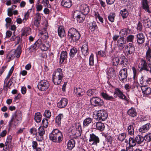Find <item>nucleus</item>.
Returning <instances> with one entry per match:
<instances>
[{
    "label": "nucleus",
    "mask_w": 151,
    "mask_h": 151,
    "mask_svg": "<svg viewBox=\"0 0 151 151\" xmlns=\"http://www.w3.org/2000/svg\"><path fill=\"white\" fill-rule=\"evenodd\" d=\"M89 142L91 143L92 145H97L100 142L99 137L93 133L90 134Z\"/></svg>",
    "instance_id": "obj_9"
},
{
    "label": "nucleus",
    "mask_w": 151,
    "mask_h": 151,
    "mask_svg": "<svg viewBox=\"0 0 151 151\" xmlns=\"http://www.w3.org/2000/svg\"><path fill=\"white\" fill-rule=\"evenodd\" d=\"M90 102L91 105L94 107L101 106L104 104L103 100L96 96L91 98L90 99Z\"/></svg>",
    "instance_id": "obj_3"
},
{
    "label": "nucleus",
    "mask_w": 151,
    "mask_h": 151,
    "mask_svg": "<svg viewBox=\"0 0 151 151\" xmlns=\"http://www.w3.org/2000/svg\"><path fill=\"white\" fill-rule=\"evenodd\" d=\"M75 145V142L74 140L71 139L69 140L67 144V147L69 150H71L73 148Z\"/></svg>",
    "instance_id": "obj_37"
},
{
    "label": "nucleus",
    "mask_w": 151,
    "mask_h": 151,
    "mask_svg": "<svg viewBox=\"0 0 151 151\" xmlns=\"http://www.w3.org/2000/svg\"><path fill=\"white\" fill-rule=\"evenodd\" d=\"M126 50L127 55L130 60H132L134 58V55L135 50V47L133 43H129L125 47Z\"/></svg>",
    "instance_id": "obj_2"
},
{
    "label": "nucleus",
    "mask_w": 151,
    "mask_h": 151,
    "mask_svg": "<svg viewBox=\"0 0 151 151\" xmlns=\"http://www.w3.org/2000/svg\"><path fill=\"white\" fill-rule=\"evenodd\" d=\"M30 29L29 27H26L24 28L23 32L22 34V36H27L29 35Z\"/></svg>",
    "instance_id": "obj_56"
},
{
    "label": "nucleus",
    "mask_w": 151,
    "mask_h": 151,
    "mask_svg": "<svg viewBox=\"0 0 151 151\" xmlns=\"http://www.w3.org/2000/svg\"><path fill=\"white\" fill-rule=\"evenodd\" d=\"M137 42L139 44H142L144 43L145 40V37L143 33H140L136 35Z\"/></svg>",
    "instance_id": "obj_13"
},
{
    "label": "nucleus",
    "mask_w": 151,
    "mask_h": 151,
    "mask_svg": "<svg viewBox=\"0 0 151 151\" xmlns=\"http://www.w3.org/2000/svg\"><path fill=\"white\" fill-rule=\"evenodd\" d=\"M94 65L93 55L91 54L89 58V65L90 66H93Z\"/></svg>",
    "instance_id": "obj_62"
},
{
    "label": "nucleus",
    "mask_w": 151,
    "mask_h": 151,
    "mask_svg": "<svg viewBox=\"0 0 151 151\" xmlns=\"http://www.w3.org/2000/svg\"><path fill=\"white\" fill-rule=\"evenodd\" d=\"M96 127L98 130L100 131H103L104 130L105 126L104 123L99 122L96 123Z\"/></svg>",
    "instance_id": "obj_41"
},
{
    "label": "nucleus",
    "mask_w": 151,
    "mask_h": 151,
    "mask_svg": "<svg viewBox=\"0 0 151 151\" xmlns=\"http://www.w3.org/2000/svg\"><path fill=\"white\" fill-rule=\"evenodd\" d=\"M113 65L114 66H117L119 64V58H115L112 60Z\"/></svg>",
    "instance_id": "obj_60"
},
{
    "label": "nucleus",
    "mask_w": 151,
    "mask_h": 151,
    "mask_svg": "<svg viewBox=\"0 0 151 151\" xmlns=\"http://www.w3.org/2000/svg\"><path fill=\"white\" fill-rule=\"evenodd\" d=\"M12 140V137L9 135L8 136L6 139V142L5 143V146L6 147V149H7L9 147V145L11 144Z\"/></svg>",
    "instance_id": "obj_47"
},
{
    "label": "nucleus",
    "mask_w": 151,
    "mask_h": 151,
    "mask_svg": "<svg viewBox=\"0 0 151 151\" xmlns=\"http://www.w3.org/2000/svg\"><path fill=\"white\" fill-rule=\"evenodd\" d=\"M12 116L15 117L17 119H18V120H20L22 118V113L19 111H16Z\"/></svg>",
    "instance_id": "obj_44"
},
{
    "label": "nucleus",
    "mask_w": 151,
    "mask_h": 151,
    "mask_svg": "<svg viewBox=\"0 0 151 151\" xmlns=\"http://www.w3.org/2000/svg\"><path fill=\"white\" fill-rule=\"evenodd\" d=\"M127 113L129 116L132 117L136 116L137 114L135 109L132 107L129 109L127 111Z\"/></svg>",
    "instance_id": "obj_27"
},
{
    "label": "nucleus",
    "mask_w": 151,
    "mask_h": 151,
    "mask_svg": "<svg viewBox=\"0 0 151 151\" xmlns=\"http://www.w3.org/2000/svg\"><path fill=\"white\" fill-rule=\"evenodd\" d=\"M126 41L123 37H120L117 41V45L120 48H123L125 46Z\"/></svg>",
    "instance_id": "obj_20"
},
{
    "label": "nucleus",
    "mask_w": 151,
    "mask_h": 151,
    "mask_svg": "<svg viewBox=\"0 0 151 151\" xmlns=\"http://www.w3.org/2000/svg\"><path fill=\"white\" fill-rule=\"evenodd\" d=\"M72 133L73 135L79 136L80 133V130L78 128H74L72 130Z\"/></svg>",
    "instance_id": "obj_58"
},
{
    "label": "nucleus",
    "mask_w": 151,
    "mask_h": 151,
    "mask_svg": "<svg viewBox=\"0 0 151 151\" xmlns=\"http://www.w3.org/2000/svg\"><path fill=\"white\" fill-rule=\"evenodd\" d=\"M78 50L76 47H73L70 51L69 55L70 58H73L76 53Z\"/></svg>",
    "instance_id": "obj_49"
},
{
    "label": "nucleus",
    "mask_w": 151,
    "mask_h": 151,
    "mask_svg": "<svg viewBox=\"0 0 151 151\" xmlns=\"http://www.w3.org/2000/svg\"><path fill=\"white\" fill-rule=\"evenodd\" d=\"M68 54L66 51H62L60 54V63H63L65 60H67Z\"/></svg>",
    "instance_id": "obj_25"
},
{
    "label": "nucleus",
    "mask_w": 151,
    "mask_h": 151,
    "mask_svg": "<svg viewBox=\"0 0 151 151\" xmlns=\"http://www.w3.org/2000/svg\"><path fill=\"white\" fill-rule=\"evenodd\" d=\"M134 39V36L132 35H129L126 38V40L127 42H133Z\"/></svg>",
    "instance_id": "obj_63"
},
{
    "label": "nucleus",
    "mask_w": 151,
    "mask_h": 151,
    "mask_svg": "<svg viewBox=\"0 0 151 151\" xmlns=\"http://www.w3.org/2000/svg\"><path fill=\"white\" fill-rule=\"evenodd\" d=\"M81 37L80 33L78 32L72 37H69V39L71 40V41L73 42H76L80 39Z\"/></svg>",
    "instance_id": "obj_33"
},
{
    "label": "nucleus",
    "mask_w": 151,
    "mask_h": 151,
    "mask_svg": "<svg viewBox=\"0 0 151 151\" xmlns=\"http://www.w3.org/2000/svg\"><path fill=\"white\" fill-rule=\"evenodd\" d=\"M38 133L40 136L43 137L45 133V130L42 127H40L38 129Z\"/></svg>",
    "instance_id": "obj_57"
},
{
    "label": "nucleus",
    "mask_w": 151,
    "mask_h": 151,
    "mask_svg": "<svg viewBox=\"0 0 151 151\" xmlns=\"http://www.w3.org/2000/svg\"><path fill=\"white\" fill-rule=\"evenodd\" d=\"M74 91L77 97L81 96L83 95V93L82 91V90L80 87L75 88Z\"/></svg>",
    "instance_id": "obj_31"
},
{
    "label": "nucleus",
    "mask_w": 151,
    "mask_h": 151,
    "mask_svg": "<svg viewBox=\"0 0 151 151\" xmlns=\"http://www.w3.org/2000/svg\"><path fill=\"white\" fill-rule=\"evenodd\" d=\"M88 24V27L91 31H94L98 28V27L95 22L93 21L91 22Z\"/></svg>",
    "instance_id": "obj_28"
},
{
    "label": "nucleus",
    "mask_w": 151,
    "mask_h": 151,
    "mask_svg": "<svg viewBox=\"0 0 151 151\" xmlns=\"http://www.w3.org/2000/svg\"><path fill=\"white\" fill-rule=\"evenodd\" d=\"M127 130L128 134L131 135L134 134V130L133 125H129L128 127Z\"/></svg>",
    "instance_id": "obj_50"
},
{
    "label": "nucleus",
    "mask_w": 151,
    "mask_h": 151,
    "mask_svg": "<svg viewBox=\"0 0 151 151\" xmlns=\"http://www.w3.org/2000/svg\"><path fill=\"white\" fill-rule=\"evenodd\" d=\"M151 126L150 124V123H147L139 129V131L140 132H146L149 130Z\"/></svg>",
    "instance_id": "obj_23"
},
{
    "label": "nucleus",
    "mask_w": 151,
    "mask_h": 151,
    "mask_svg": "<svg viewBox=\"0 0 151 151\" xmlns=\"http://www.w3.org/2000/svg\"><path fill=\"white\" fill-rule=\"evenodd\" d=\"M150 82L151 79L143 76H142L140 78V83L142 85L141 86L149 84V82Z\"/></svg>",
    "instance_id": "obj_24"
},
{
    "label": "nucleus",
    "mask_w": 151,
    "mask_h": 151,
    "mask_svg": "<svg viewBox=\"0 0 151 151\" xmlns=\"http://www.w3.org/2000/svg\"><path fill=\"white\" fill-rule=\"evenodd\" d=\"M86 15L83 13H81L76 16V19L78 22L81 23L85 19Z\"/></svg>",
    "instance_id": "obj_43"
},
{
    "label": "nucleus",
    "mask_w": 151,
    "mask_h": 151,
    "mask_svg": "<svg viewBox=\"0 0 151 151\" xmlns=\"http://www.w3.org/2000/svg\"><path fill=\"white\" fill-rule=\"evenodd\" d=\"M41 118L42 115L40 113H37L35 114L34 119L37 122H40L41 120Z\"/></svg>",
    "instance_id": "obj_48"
},
{
    "label": "nucleus",
    "mask_w": 151,
    "mask_h": 151,
    "mask_svg": "<svg viewBox=\"0 0 151 151\" xmlns=\"http://www.w3.org/2000/svg\"><path fill=\"white\" fill-rule=\"evenodd\" d=\"M134 138H135V140L138 144H141L143 142L144 138L141 135H137Z\"/></svg>",
    "instance_id": "obj_30"
},
{
    "label": "nucleus",
    "mask_w": 151,
    "mask_h": 151,
    "mask_svg": "<svg viewBox=\"0 0 151 151\" xmlns=\"http://www.w3.org/2000/svg\"><path fill=\"white\" fill-rule=\"evenodd\" d=\"M114 94H116L120 98L126 100V96L118 88H116L114 93Z\"/></svg>",
    "instance_id": "obj_19"
},
{
    "label": "nucleus",
    "mask_w": 151,
    "mask_h": 151,
    "mask_svg": "<svg viewBox=\"0 0 151 151\" xmlns=\"http://www.w3.org/2000/svg\"><path fill=\"white\" fill-rule=\"evenodd\" d=\"M146 58L147 61H151V48L149 47L146 52Z\"/></svg>",
    "instance_id": "obj_40"
},
{
    "label": "nucleus",
    "mask_w": 151,
    "mask_h": 151,
    "mask_svg": "<svg viewBox=\"0 0 151 151\" xmlns=\"http://www.w3.org/2000/svg\"><path fill=\"white\" fill-rule=\"evenodd\" d=\"M97 117L96 119L98 120L102 121L107 119L108 116L107 113L104 110H100L98 111L96 114Z\"/></svg>",
    "instance_id": "obj_6"
},
{
    "label": "nucleus",
    "mask_w": 151,
    "mask_h": 151,
    "mask_svg": "<svg viewBox=\"0 0 151 151\" xmlns=\"http://www.w3.org/2000/svg\"><path fill=\"white\" fill-rule=\"evenodd\" d=\"M120 13L123 19L127 17L128 15V12L126 9L121 10Z\"/></svg>",
    "instance_id": "obj_51"
},
{
    "label": "nucleus",
    "mask_w": 151,
    "mask_h": 151,
    "mask_svg": "<svg viewBox=\"0 0 151 151\" xmlns=\"http://www.w3.org/2000/svg\"><path fill=\"white\" fill-rule=\"evenodd\" d=\"M107 73L111 79H114L116 77V72L113 68H108L107 69Z\"/></svg>",
    "instance_id": "obj_11"
},
{
    "label": "nucleus",
    "mask_w": 151,
    "mask_h": 151,
    "mask_svg": "<svg viewBox=\"0 0 151 151\" xmlns=\"http://www.w3.org/2000/svg\"><path fill=\"white\" fill-rule=\"evenodd\" d=\"M127 76V69L125 68L121 69L119 71V80L122 82L126 81Z\"/></svg>",
    "instance_id": "obj_8"
},
{
    "label": "nucleus",
    "mask_w": 151,
    "mask_h": 151,
    "mask_svg": "<svg viewBox=\"0 0 151 151\" xmlns=\"http://www.w3.org/2000/svg\"><path fill=\"white\" fill-rule=\"evenodd\" d=\"M63 75L62 70L60 68H58L55 72L53 73L52 77L63 76Z\"/></svg>",
    "instance_id": "obj_34"
},
{
    "label": "nucleus",
    "mask_w": 151,
    "mask_h": 151,
    "mask_svg": "<svg viewBox=\"0 0 151 151\" xmlns=\"http://www.w3.org/2000/svg\"><path fill=\"white\" fill-rule=\"evenodd\" d=\"M140 63L141 64L139 66L140 71H142L144 70L150 72V70L148 68V66L146 61L142 59L141 60Z\"/></svg>",
    "instance_id": "obj_12"
},
{
    "label": "nucleus",
    "mask_w": 151,
    "mask_h": 151,
    "mask_svg": "<svg viewBox=\"0 0 151 151\" xmlns=\"http://www.w3.org/2000/svg\"><path fill=\"white\" fill-rule=\"evenodd\" d=\"M63 79V76L52 77V80L55 84L59 85L61 83Z\"/></svg>",
    "instance_id": "obj_32"
},
{
    "label": "nucleus",
    "mask_w": 151,
    "mask_h": 151,
    "mask_svg": "<svg viewBox=\"0 0 151 151\" xmlns=\"http://www.w3.org/2000/svg\"><path fill=\"white\" fill-rule=\"evenodd\" d=\"M141 4L142 7L146 12L151 13V9L149 7L147 0H142Z\"/></svg>",
    "instance_id": "obj_15"
},
{
    "label": "nucleus",
    "mask_w": 151,
    "mask_h": 151,
    "mask_svg": "<svg viewBox=\"0 0 151 151\" xmlns=\"http://www.w3.org/2000/svg\"><path fill=\"white\" fill-rule=\"evenodd\" d=\"M64 116L63 114H60L55 118V123L58 126H60L61 124V121L63 118Z\"/></svg>",
    "instance_id": "obj_29"
},
{
    "label": "nucleus",
    "mask_w": 151,
    "mask_h": 151,
    "mask_svg": "<svg viewBox=\"0 0 151 151\" xmlns=\"http://www.w3.org/2000/svg\"><path fill=\"white\" fill-rule=\"evenodd\" d=\"M61 4L62 6L65 8H70L72 4L71 0H62Z\"/></svg>",
    "instance_id": "obj_21"
},
{
    "label": "nucleus",
    "mask_w": 151,
    "mask_h": 151,
    "mask_svg": "<svg viewBox=\"0 0 151 151\" xmlns=\"http://www.w3.org/2000/svg\"><path fill=\"white\" fill-rule=\"evenodd\" d=\"M14 6H15V8H16L17 6L13 5L11 8H9L8 9V15L10 17L12 16L13 15L12 11L14 9Z\"/></svg>",
    "instance_id": "obj_61"
},
{
    "label": "nucleus",
    "mask_w": 151,
    "mask_h": 151,
    "mask_svg": "<svg viewBox=\"0 0 151 151\" xmlns=\"http://www.w3.org/2000/svg\"><path fill=\"white\" fill-rule=\"evenodd\" d=\"M143 23L144 26L146 28H149L151 26V22L149 19H143Z\"/></svg>",
    "instance_id": "obj_46"
},
{
    "label": "nucleus",
    "mask_w": 151,
    "mask_h": 151,
    "mask_svg": "<svg viewBox=\"0 0 151 151\" xmlns=\"http://www.w3.org/2000/svg\"><path fill=\"white\" fill-rule=\"evenodd\" d=\"M82 9V13L83 14L86 15L88 14L89 12V9L88 6L86 5H83L81 7Z\"/></svg>",
    "instance_id": "obj_39"
},
{
    "label": "nucleus",
    "mask_w": 151,
    "mask_h": 151,
    "mask_svg": "<svg viewBox=\"0 0 151 151\" xmlns=\"http://www.w3.org/2000/svg\"><path fill=\"white\" fill-rule=\"evenodd\" d=\"M22 45H19L17 47L16 50H14L12 51L8 55L10 60L13 59L15 57L17 58L19 57L22 52Z\"/></svg>",
    "instance_id": "obj_5"
},
{
    "label": "nucleus",
    "mask_w": 151,
    "mask_h": 151,
    "mask_svg": "<svg viewBox=\"0 0 151 151\" xmlns=\"http://www.w3.org/2000/svg\"><path fill=\"white\" fill-rule=\"evenodd\" d=\"M41 43V39H38L33 45H32L30 49H33V50H37L40 46V45Z\"/></svg>",
    "instance_id": "obj_26"
},
{
    "label": "nucleus",
    "mask_w": 151,
    "mask_h": 151,
    "mask_svg": "<svg viewBox=\"0 0 151 151\" xmlns=\"http://www.w3.org/2000/svg\"><path fill=\"white\" fill-rule=\"evenodd\" d=\"M62 133L57 129H54L49 135V138L54 142H60L63 139Z\"/></svg>",
    "instance_id": "obj_1"
},
{
    "label": "nucleus",
    "mask_w": 151,
    "mask_h": 151,
    "mask_svg": "<svg viewBox=\"0 0 151 151\" xmlns=\"http://www.w3.org/2000/svg\"><path fill=\"white\" fill-rule=\"evenodd\" d=\"M130 30L128 28H124L121 29L119 32V34L120 36L121 37H126L128 34H129L130 32Z\"/></svg>",
    "instance_id": "obj_18"
},
{
    "label": "nucleus",
    "mask_w": 151,
    "mask_h": 151,
    "mask_svg": "<svg viewBox=\"0 0 151 151\" xmlns=\"http://www.w3.org/2000/svg\"><path fill=\"white\" fill-rule=\"evenodd\" d=\"M144 138V140L148 142L151 141V133H149L146 135Z\"/></svg>",
    "instance_id": "obj_64"
},
{
    "label": "nucleus",
    "mask_w": 151,
    "mask_h": 151,
    "mask_svg": "<svg viewBox=\"0 0 151 151\" xmlns=\"http://www.w3.org/2000/svg\"><path fill=\"white\" fill-rule=\"evenodd\" d=\"M128 59L124 56H122L119 58V65H122L124 67H126L128 65Z\"/></svg>",
    "instance_id": "obj_14"
},
{
    "label": "nucleus",
    "mask_w": 151,
    "mask_h": 151,
    "mask_svg": "<svg viewBox=\"0 0 151 151\" xmlns=\"http://www.w3.org/2000/svg\"><path fill=\"white\" fill-rule=\"evenodd\" d=\"M77 30L74 28H71L70 29L68 33V37H72L76 34V33H78Z\"/></svg>",
    "instance_id": "obj_38"
},
{
    "label": "nucleus",
    "mask_w": 151,
    "mask_h": 151,
    "mask_svg": "<svg viewBox=\"0 0 151 151\" xmlns=\"http://www.w3.org/2000/svg\"><path fill=\"white\" fill-rule=\"evenodd\" d=\"M126 137V134L124 133H122L119 134L118 137V139L119 141H123Z\"/></svg>",
    "instance_id": "obj_55"
},
{
    "label": "nucleus",
    "mask_w": 151,
    "mask_h": 151,
    "mask_svg": "<svg viewBox=\"0 0 151 151\" xmlns=\"http://www.w3.org/2000/svg\"><path fill=\"white\" fill-rule=\"evenodd\" d=\"M92 119L90 117H88L84 119L83 123V127H85L88 126L91 123Z\"/></svg>",
    "instance_id": "obj_35"
},
{
    "label": "nucleus",
    "mask_w": 151,
    "mask_h": 151,
    "mask_svg": "<svg viewBox=\"0 0 151 151\" xmlns=\"http://www.w3.org/2000/svg\"><path fill=\"white\" fill-rule=\"evenodd\" d=\"M141 88L144 96L149 95L151 93V88L147 86V85L141 86Z\"/></svg>",
    "instance_id": "obj_10"
},
{
    "label": "nucleus",
    "mask_w": 151,
    "mask_h": 151,
    "mask_svg": "<svg viewBox=\"0 0 151 151\" xmlns=\"http://www.w3.org/2000/svg\"><path fill=\"white\" fill-rule=\"evenodd\" d=\"M101 94L102 97L106 100L112 101L114 99V98L112 96H109L106 93L102 92Z\"/></svg>",
    "instance_id": "obj_36"
},
{
    "label": "nucleus",
    "mask_w": 151,
    "mask_h": 151,
    "mask_svg": "<svg viewBox=\"0 0 151 151\" xmlns=\"http://www.w3.org/2000/svg\"><path fill=\"white\" fill-rule=\"evenodd\" d=\"M115 17V13H110L108 16V18L109 21L113 22L114 20V18Z\"/></svg>",
    "instance_id": "obj_53"
},
{
    "label": "nucleus",
    "mask_w": 151,
    "mask_h": 151,
    "mask_svg": "<svg viewBox=\"0 0 151 151\" xmlns=\"http://www.w3.org/2000/svg\"><path fill=\"white\" fill-rule=\"evenodd\" d=\"M14 68L13 66H12L11 67V69H10V70L9 72L8 75H7L6 78L5 79V82H6L8 79L10 77L11 75H12V73L13 72Z\"/></svg>",
    "instance_id": "obj_59"
},
{
    "label": "nucleus",
    "mask_w": 151,
    "mask_h": 151,
    "mask_svg": "<svg viewBox=\"0 0 151 151\" xmlns=\"http://www.w3.org/2000/svg\"><path fill=\"white\" fill-rule=\"evenodd\" d=\"M22 45H19L17 47L16 50H14L12 51L8 55L10 60L13 59L15 57L17 58L19 57L22 52Z\"/></svg>",
    "instance_id": "obj_4"
},
{
    "label": "nucleus",
    "mask_w": 151,
    "mask_h": 151,
    "mask_svg": "<svg viewBox=\"0 0 151 151\" xmlns=\"http://www.w3.org/2000/svg\"><path fill=\"white\" fill-rule=\"evenodd\" d=\"M40 45V47L41 50L44 51L47 50L49 47H50V45L48 43L46 42L45 44H43L42 43V41L41 45Z\"/></svg>",
    "instance_id": "obj_45"
},
{
    "label": "nucleus",
    "mask_w": 151,
    "mask_h": 151,
    "mask_svg": "<svg viewBox=\"0 0 151 151\" xmlns=\"http://www.w3.org/2000/svg\"><path fill=\"white\" fill-rule=\"evenodd\" d=\"M137 142L135 140V138L130 137L129 139V145L134 146L136 145Z\"/></svg>",
    "instance_id": "obj_54"
},
{
    "label": "nucleus",
    "mask_w": 151,
    "mask_h": 151,
    "mask_svg": "<svg viewBox=\"0 0 151 151\" xmlns=\"http://www.w3.org/2000/svg\"><path fill=\"white\" fill-rule=\"evenodd\" d=\"M96 92V90L95 89H90L87 91V94L88 96H91L95 95Z\"/></svg>",
    "instance_id": "obj_52"
},
{
    "label": "nucleus",
    "mask_w": 151,
    "mask_h": 151,
    "mask_svg": "<svg viewBox=\"0 0 151 151\" xmlns=\"http://www.w3.org/2000/svg\"><path fill=\"white\" fill-rule=\"evenodd\" d=\"M68 100L63 98L58 103L57 106L58 107L61 108L65 107L67 104Z\"/></svg>",
    "instance_id": "obj_17"
},
{
    "label": "nucleus",
    "mask_w": 151,
    "mask_h": 151,
    "mask_svg": "<svg viewBox=\"0 0 151 151\" xmlns=\"http://www.w3.org/2000/svg\"><path fill=\"white\" fill-rule=\"evenodd\" d=\"M37 86L39 90L44 91L48 88L49 86V84L47 81L44 80L40 81L38 83Z\"/></svg>",
    "instance_id": "obj_7"
},
{
    "label": "nucleus",
    "mask_w": 151,
    "mask_h": 151,
    "mask_svg": "<svg viewBox=\"0 0 151 151\" xmlns=\"http://www.w3.org/2000/svg\"><path fill=\"white\" fill-rule=\"evenodd\" d=\"M59 36L61 38L64 37L65 35V31L62 27H59L58 29Z\"/></svg>",
    "instance_id": "obj_42"
},
{
    "label": "nucleus",
    "mask_w": 151,
    "mask_h": 151,
    "mask_svg": "<svg viewBox=\"0 0 151 151\" xmlns=\"http://www.w3.org/2000/svg\"><path fill=\"white\" fill-rule=\"evenodd\" d=\"M19 121L15 117L12 116L11 120L9 123V128H10L12 126L15 127L18 124V122Z\"/></svg>",
    "instance_id": "obj_16"
},
{
    "label": "nucleus",
    "mask_w": 151,
    "mask_h": 151,
    "mask_svg": "<svg viewBox=\"0 0 151 151\" xmlns=\"http://www.w3.org/2000/svg\"><path fill=\"white\" fill-rule=\"evenodd\" d=\"M81 50L83 55L84 56H86L89 53L88 44L86 43L83 44L81 47Z\"/></svg>",
    "instance_id": "obj_22"
}]
</instances>
